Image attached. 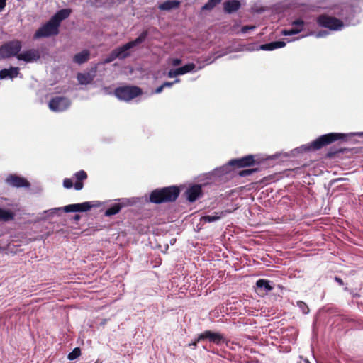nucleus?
Here are the masks:
<instances>
[{"instance_id": "f257e3e1", "label": "nucleus", "mask_w": 363, "mask_h": 363, "mask_svg": "<svg viewBox=\"0 0 363 363\" xmlns=\"http://www.w3.org/2000/svg\"><path fill=\"white\" fill-rule=\"evenodd\" d=\"M180 193L176 186H170L153 190L150 194V201L153 203H162L176 201Z\"/></svg>"}, {"instance_id": "f03ea898", "label": "nucleus", "mask_w": 363, "mask_h": 363, "mask_svg": "<svg viewBox=\"0 0 363 363\" xmlns=\"http://www.w3.org/2000/svg\"><path fill=\"white\" fill-rule=\"evenodd\" d=\"M23 47L22 42L18 39L11 40L0 46V60L16 57Z\"/></svg>"}, {"instance_id": "7ed1b4c3", "label": "nucleus", "mask_w": 363, "mask_h": 363, "mask_svg": "<svg viewBox=\"0 0 363 363\" xmlns=\"http://www.w3.org/2000/svg\"><path fill=\"white\" fill-rule=\"evenodd\" d=\"M147 30H144L135 40L129 41L127 43L123 45L122 46L115 48L114 50L116 53V55L120 60H124L130 57L131 55L130 50L143 43L147 37Z\"/></svg>"}, {"instance_id": "20e7f679", "label": "nucleus", "mask_w": 363, "mask_h": 363, "mask_svg": "<svg viewBox=\"0 0 363 363\" xmlns=\"http://www.w3.org/2000/svg\"><path fill=\"white\" fill-rule=\"evenodd\" d=\"M142 89L136 86H123L117 87L114 90L115 96L121 101H129L140 96Z\"/></svg>"}, {"instance_id": "39448f33", "label": "nucleus", "mask_w": 363, "mask_h": 363, "mask_svg": "<svg viewBox=\"0 0 363 363\" xmlns=\"http://www.w3.org/2000/svg\"><path fill=\"white\" fill-rule=\"evenodd\" d=\"M316 22L319 26L331 30H340L344 26V23L341 20L327 14L318 16Z\"/></svg>"}, {"instance_id": "423d86ee", "label": "nucleus", "mask_w": 363, "mask_h": 363, "mask_svg": "<svg viewBox=\"0 0 363 363\" xmlns=\"http://www.w3.org/2000/svg\"><path fill=\"white\" fill-rule=\"evenodd\" d=\"M59 26L50 18L46 23L38 28L35 35V38H46L57 35Z\"/></svg>"}, {"instance_id": "0eeeda50", "label": "nucleus", "mask_w": 363, "mask_h": 363, "mask_svg": "<svg viewBox=\"0 0 363 363\" xmlns=\"http://www.w3.org/2000/svg\"><path fill=\"white\" fill-rule=\"evenodd\" d=\"M74 176L76 179L74 184H73L72 179L65 178L63 181V186L66 189H71L74 186L76 190L79 191L83 189V181L87 179V174L84 170H80L77 172Z\"/></svg>"}, {"instance_id": "6e6552de", "label": "nucleus", "mask_w": 363, "mask_h": 363, "mask_svg": "<svg viewBox=\"0 0 363 363\" xmlns=\"http://www.w3.org/2000/svg\"><path fill=\"white\" fill-rule=\"evenodd\" d=\"M70 105L69 100L63 96H56L52 98L48 106L50 110L55 112H60L66 110Z\"/></svg>"}, {"instance_id": "1a4fd4ad", "label": "nucleus", "mask_w": 363, "mask_h": 363, "mask_svg": "<svg viewBox=\"0 0 363 363\" xmlns=\"http://www.w3.org/2000/svg\"><path fill=\"white\" fill-rule=\"evenodd\" d=\"M256 164H259V162H257L255 156L252 155H248L241 158L233 159L228 162L229 165L238 168L252 167Z\"/></svg>"}, {"instance_id": "9d476101", "label": "nucleus", "mask_w": 363, "mask_h": 363, "mask_svg": "<svg viewBox=\"0 0 363 363\" xmlns=\"http://www.w3.org/2000/svg\"><path fill=\"white\" fill-rule=\"evenodd\" d=\"M40 58V52L38 49H29L23 52H19L17 59L26 63L37 62Z\"/></svg>"}, {"instance_id": "9b49d317", "label": "nucleus", "mask_w": 363, "mask_h": 363, "mask_svg": "<svg viewBox=\"0 0 363 363\" xmlns=\"http://www.w3.org/2000/svg\"><path fill=\"white\" fill-rule=\"evenodd\" d=\"M208 340L209 342L216 345H220L225 341L223 335L219 333L212 332L211 330H206L199 335L197 341Z\"/></svg>"}, {"instance_id": "f8f14e48", "label": "nucleus", "mask_w": 363, "mask_h": 363, "mask_svg": "<svg viewBox=\"0 0 363 363\" xmlns=\"http://www.w3.org/2000/svg\"><path fill=\"white\" fill-rule=\"evenodd\" d=\"M6 182L13 187H29L30 186L28 180L16 174H9L6 179Z\"/></svg>"}, {"instance_id": "ddd939ff", "label": "nucleus", "mask_w": 363, "mask_h": 363, "mask_svg": "<svg viewBox=\"0 0 363 363\" xmlns=\"http://www.w3.org/2000/svg\"><path fill=\"white\" fill-rule=\"evenodd\" d=\"M185 194L186 195V199L189 202H194L203 195L201 186L199 184H194L188 188Z\"/></svg>"}, {"instance_id": "4468645a", "label": "nucleus", "mask_w": 363, "mask_h": 363, "mask_svg": "<svg viewBox=\"0 0 363 363\" xmlns=\"http://www.w3.org/2000/svg\"><path fill=\"white\" fill-rule=\"evenodd\" d=\"M92 206L89 202H84L82 203L69 204L63 208V211L66 213L69 212H86L91 209Z\"/></svg>"}, {"instance_id": "2eb2a0df", "label": "nucleus", "mask_w": 363, "mask_h": 363, "mask_svg": "<svg viewBox=\"0 0 363 363\" xmlns=\"http://www.w3.org/2000/svg\"><path fill=\"white\" fill-rule=\"evenodd\" d=\"M255 286L260 292H269L274 289L276 286L281 288L279 284L276 285L273 281L265 279H258L256 281Z\"/></svg>"}, {"instance_id": "dca6fc26", "label": "nucleus", "mask_w": 363, "mask_h": 363, "mask_svg": "<svg viewBox=\"0 0 363 363\" xmlns=\"http://www.w3.org/2000/svg\"><path fill=\"white\" fill-rule=\"evenodd\" d=\"M72 13L71 9H62L58 11L52 18L51 19L54 21L59 27L60 23L67 18L70 14Z\"/></svg>"}, {"instance_id": "f3484780", "label": "nucleus", "mask_w": 363, "mask_h": 363, "mask_svg": "<svg viewBox=\"0 0 363 363\" xmlns=\"http://www.w3.org/2000/svg\"><path fill=\"white\" fill-rule=\"evenodd\" d=\"M240 7L241 4L238 0H228L223 3V10L226 13L236 12Z\"/></svg>"}, {"instance_id": "a211bd4d", "label": "nucleus", "mask_w": 363, "mask_h": 363, "mask_svg": "<svg viewBox=\"0 0 363 363\" xmlns=\"http://www.w3.org/2000/svg\"><path fill=\"white\" fill-rule=\"evenodd\" d=\"M19 74V68L17 67H11L9 69H3L0 70V79H4L6 78L13 79L17 77Z\"/></svg>"}, {"instance_id": "6ab92c4d", "label": "nucleus", "mask_w": 363, "mask_h": 363, "mask_svg": "<svg viewBox=\"0 0 363 363\" xmlns=\"http://www.w3.org/2000/svg\"><path fill=\"white\" fill-rule=\"evenodd\" d=\"M181 2L178 0H168L158 6V9L160 11H170L176 9L179 7Z\"/></svg>"}, {"instance_id": "aec40b11", "label": "nucleus", "mask_w": 363, "mask_h": 363, "mask_svg": "<svg viewBox=\"0 0 363 363\" xmlns=\"http://www.w3.org/2000/svg\"><path fill=\"white\" fill-rule=\"evenodd\" d=\"M90 57V51L88 50H83L82 52L77 53L73 57V61L78 64L82 65L86 62Z\"/></svg>"}, {"instance_id": "412c9836", "label": "nucleus", "mask_w": 363, "mask_h": 363, "mask_svg": "<svg viewBox=\"0 0 363 363\" xmlns=\"http://www.w3.org/2000/svg\"><path fill=\"white\" fill-rule=\"evenodd\" d=\"M322 138L324 140V143L325 145H330L332 143L342 139L345 137L344 134L342 133H330L328 134H325L321 135Z\"/></svg>"}, {"instance_id": "4be33fe9", "label": "nucleus", "mask_w": 363, "mask_h": 363, "mask_svg": "<svg viewBox=\"0 0 363 363\" xmlns=\"http://www.w3.org/2000/svg\"><path fill=\"white\" fill-rule=\"evenodd\" d=\"M285 45L286 43L284 41L279 40L263 44L260 46V48L263 50H273L277 48H283Z\"/></svg>"}, {"instance_id": "5701e85b", "label": "nucleus", "mask_w": 363, "mask_h": 363, "mask_svg": "<svg viewBox=\"0 0 363 363\" xmlns=\"http://www.w3.org/2000/svg\"><path fill=\"white\" fill-rule=\"evenodd\" d=\"M124 206V204L121 203H114L106 210L104 215L106 216H111L116 215L121 210Z\"/></svg>"}, {"instance_id": "b1692460", "label": "nucleus", "mask_w": 363, "mask_h": 363, "mask_svg": "<svg viewBox=\"0 0 363 363\" xmlns=\"http://www.w3.org/2000/svg\"><path fill=\"white\" fill-rule=\"evenodd\" d=\"M326 146L322 136L318 137L316 140L311 142L308 147V150H318Z\"/></svg>"}, {"instance_id": "393cba45", "label": "nucleus", "mask_w": 363, "mask_h": 363, "mask_svg": "<svg viewBox=\"0 0 363 363\" xmlns=\"http://www.w3.org/2000/svg\"><path fill=\"white\" fill-rule=\"evenodd\" d=\"M14 218V213L9 210L0 208V221H9Z\"/></svg>"}, {"instance_id": "a878e982", "label": "nucleus", "mask_w": 363, "mask_h": 363, "mask_svg": "<svg viewBox=\"0 0 363 363\" xmlns=\"http://www.w3.org/2000/svg\"><path fill=\"white\" fill-rule=\"evenodd\" d=\"M222 0H208L207 3H206L202 6L203 11H211L216 6L219 4Z\"/></svg>"}, {"instance_id": "bb28decb", "label": "nucleus", "mask_w": 363, "mask_h": 363, "mask_svg": "<svg viewBox=\"0 0 363 363\" xmlns=\"http://www.w3.org/2000/svg\"><path fill=\"white\" fill-rule=\"evenodd\" d=\"M195 67H196L195 64L189 63V64L185 65L183 67H179L178 70H179L180 75H182V74H186L188 72L193 71L195 69Z\"/></svg>"}, {"instance_id": "cd10ccee", "label": "nucleus", "mask_w": 363, "mask_h": 363, "mask_svg": "<svg viewBox=\"0 0 363 363\" xmlns=\"http://www.w3.org/2000/svg\"><path fill=\"white\" fill-rule=\"evenodd\" d=\"M218 213H216V215H213V216H209V215L203 216L201 217V220H202L205 223H211V222L216 221V220H219L221 217L220 215H218Z\"/></svg>"}, {"instance_id": "c85d7f7f", "label": "nucleus", "mask_w": 363, "mask_h": 363, "mask_svg": "<svg viewBox=\"0 0 363 363\" xmlns=\"http://www.w3.org/2000/svg\"><path fill=\"white\" fill-rule=\"evenodd\" d=\"M81 354L79 347H75L70 353L68 354L67 358L69 360H74L78 358Z\"/></svg>"}, {"instance_id": "c756f323", "label": "nucleus", "mask_w": 363, "mask_h": 363, "mask_svg": "<svg viewBox=\"0 0 363 363\" xmlns=\"http://www.w3.org/2000/svg\"><path fill=\"white\" fill-rule=\"evenodd\" d=\"M89 77L88 74L79 73L77 74V79L81 84H86L90 82Z\"/></svg>"}, {"instance_id": "7c9ffc66", "label": "nucleus", "mask_w": 363, "mask_h": 363, "mask_svg": "<svg viewBox=\"0 0 363 363\" xmlns=\"http://www.w3.org/2000/svg\"><path fill=\"white\" fill-rule=\"evenodd\" d=\"M301 31V28H296L293 26L291 29L283 30L282 33L284 35H293L300 33Z\"/></svg>"}, {"instance_id": "2f4dec72", "label": "nucleus", "mask_w": 363, "mask_h": 363, "mask_svg": "<svg viewBox=\"0 0 363 363\" xmlns=\"http://www.w3.org/2000/svg\"><path fill=\"white\" fill-rule=\"evenodd\" d=\"M258 171H259L258 168H252V169H244V170L240 171L238 172V175L240 177H247V176L250 175L252 173L258 172Z\"/></svg>"}, {"instance_id": "473e14b6", "label": "nucleus", "mask_w": 363, "mask_h": 363, "mask_svg": "<svg viewBox=\"0 0 363 363\" xmlns=\"http://www.w3.org/2000/svg\"><path fill=\"white\" fill-rule=\"evenodd\" d=\"M116 52L114 49L111 52V53L106 57V58L104 60V63H110L118 58V57L116 55Z\"/></svg>"}, {"instance_id": "72a5a7b5", "label": "nucleus", "mask_w": 363, "mask_h": 363, "mask_svg": "<svg viewBox=\"0 0 363 363\" xmlns=\"http://www.w3.org/2000/svg\"><path fill=\"white\" fill-rule=\"evenodd\" d=\"M298 306L300 308L303 313L307 314L309 312V308L307 306V305L303 302V301H298L297 302Z\"/></svg>"}, {"instance_id": "f704fd0d", "label": "nucleus", "mask_w": 363, "mask_h": 363, "mask_svg": "<svg viewBox=\"0 0 363 363\" xmlns=\"http://www.w3.org/2000/svg\"><path fill=\"white\" fill-rule=\"evenodd\" d=\"M304 21L301 19H297L292 23V26L296 28H301V30L303 29Z\"/></svg>"}, {"instance_id": "c9c22d12", "label": "nucleus", "mask_w": 363, "mask_h": 363, "mask_svg": "<svg viewBox=\"0 0 363 363\" xmlns=\"http://www.w3.org/2000/svg\"><path fill=\"white\" fill-rule=\"evenodd\" d=\"M167 75H168L169 77L173 78V77H177L178 75H180V74L179 72L178 68H177L175 69L169 70Z\"/></svg>"}, {"instance_id": "e433bc0d", "label": "nucleus", "mask_w": 363, "mask_h": 363, "mask_svg": "<svg viewBox=\"0 0 363 363\" xmlns=\"http://www.w3.org/2000/svg\"><path fill=\"white\" fill-rule=\"evenodd\" d=\"M171 64L172 66L177 67L182 64V60L179 58H174L171 60Z\"/></svg>"}, {"instance_id": "4c0bfd02", "label": "nucleus", "mask_w": 363, "mask_h": 363, "mask_svg": "<svg viewBox=\"0 0 363 363\" xmlns=\"http://www.w3.org/2000/svg\"><path fill=\"white\" fill-rule=\"evenodd\" d=\"M180 82V79H175L174 82H165L162 84L163 86L165 88V87H171L174 83H177V82Z\"/></svg>"}, {"instance_id": "58836bf2", "label": "nucleus", "mask_w": 363, "mask_h": 363, "mask_svg": "<svg viewBox=\"0 0 363 363\" xmlns=\"http://www.w3.org/2000/svg\"><path fill=\"white\" fill-rule=\"evenodd\" d=\"M6 0H0V12L3 11V9L6 6Z\"/></svg>"}, {"instance_id": "ea45409f", "label": "nucleus", "mask_w": 363, "mask_h": 363, "mask_svg": "<svg viewBox=\"0 0 363 363\" xmlns=\"http://www.w3.org/2000/svg\"><path fill=\"white\" fill-rule=\"evenodd\" d=\"M164 89V87L163 86V85L162 84L161 86H160L159 87H157L155 91V94H160L162 91V90Z\"/></svg>"}, {"instance_id": "a19ab883", "label": "nucleus", "mask_w": 363, "mask_h": 363, "mask_svg": "<svg viewBox=\"0 0 363 363\" xmlns=\"http://www.w3.org/2000/svg\"><path fill=\"white\" fill-rule=\"evenodd\" d=\"M335 280L336 282H337L340 286H342L344 284L343 281L341 278L338 277H335Z\"/></svg>"}, {"instance_id": "79ce46f5", "label": "nucleus", "mask_w": 363, "mask_h": 363, "mask_svg": "<svg viewBox=\"0 0 363 363\" xmlns=\"http://www.w3.org/2000/svg\"><path fill=\"white\" fill-rule=\"evenodd\" d=\"M198 342L199 341H197V339H196L195 341H194L193 342L190 343L189 346L196 347Z\"/></svg>"}, {"instance_id": "37998d69", "label": "nucleus", "mask_w": 363, "mask_h": 363, "mask_svg": "<svg viewBox=\"0 0 363 363\" xmlns=\"http://www.w3.org/2000/svg\"><path fill=\"white\" fill-rule=\"evenodd\" d=\"M80 218H81V217H80V216H79V215L76 214V215L74 216V219L75 220H79L80 219Z\"/></svg>"}, {"instance_id": "c03bdc74", "label": "nucleus", "mask_w": 363, "mask_h": 363, "mask_svg": "<svg viewBox=\"0 0 363 363\" xmlns=\"http://www.w3.org/2000/svg\"><path fill=\"white\" fill-rule=\"evenodd\" d=\"M325 34H326V32H323V33H322L321 32H320V33L317 35V36H318V37H321V36L324 35Z\"/></svg>"}, {"instance_id": "a18cd8bd", "label": "nucleus", "mask_w": 363, "mask_h": 363, "mask_svg": "<svg viewBox=\"0 0 363 363\" xmlns=\"http://www.w3.org/2000/svg\"><path fill=\"white\" fill-rule=\"evenodd\" d=\"M248 29H249V28H248L247 26H245V27H243V28H242V31L245 32V31H246L247 30H248Z\"/></svg>"}, {"instance_id": "49530a36", "label": "nucleus", "mask_w": 363, "mask_h": 363, "mask_svg": "<svg viewBox=\"0 0 363 363\" xmlns=\"http://www.w3.org/2000/svg\"><path fill=\"white\" fill-rule=\"evenodd\" d=\"M333 155V153H331V152H328V156L329 157H332Z\"/></svg>"}, {"instance_id": "de8ad7c7", "label": "nucleus", "mask_w": 363, "mask_h": 363, "mask_svg": "<svg viewBox=\"0 0 363 363\" xmlns=\"http://www.w3.org/2000/svg\"><path fill=\"white\" fill-rule=\"evenodd\" d=\"M55 211H61L62 208H55Z\"/></svg>"}, {"instance_id": "09e8293b", "label": "nucleus", "mask_w": 363, "mask_h": 363, "mask_svg": "<svg viewBox=\"0 0 363 363\" xmlns=\"http://www.w3.org/2000/svg\"><path fill=\"white\" fill-rule=\"evenodd\" d=\"M95 363H97V362H96Z\"/></svg>"}]
</instances>
